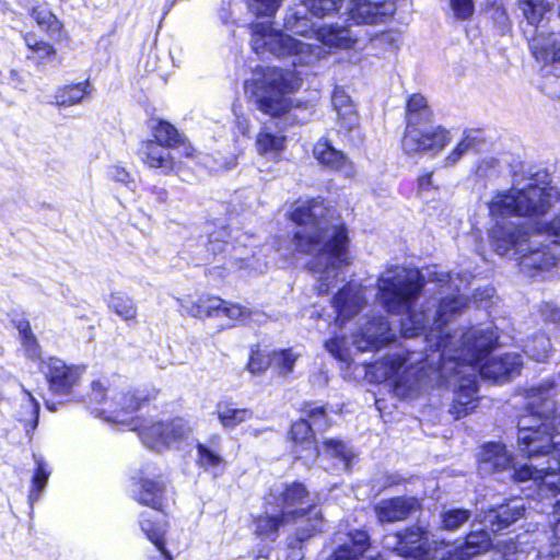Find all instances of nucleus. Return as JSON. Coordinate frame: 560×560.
<instances>
[{"instance_id": "obj_53", "label": "nucleus", "mask_w": 560, "mask_h": 560, "mask_svg": "<svg viewBox=\"0 0 560 560\" xmlns=\"http://www.w3.org/2000/svg\"><path fill=\"white\" fill-rule=\"evenodd\" d=\"M342 0H303L313 18H324L338 10Z\"/></svg>"}, {"instance_id": "obj_5", "label": "nucleus", "mask_w": 560, "mask_h": 560, "mask_svg": "<svg viewBox=\"0 0 560 560\" xmlns=\"http://www.w3.org/2000/svg\"><path fill=\"white\" fill-rule=\"evenodd\" d=\"M425 285V277L417 268L398 266L387 269L378 279V296L383 307L392 314H404L400 331L406 338L424 335L429 318L413 310Z\"/></svg>"}, {"instance_id": "obj_31", "label": "nucleus", "mask_w": 560, "mask_h": 560, "mask_svg": "<svg viewBox=\"0 0 560 560\" xmlns=\"http://www.w3.org/2000/svg\"><path fill=\"white\" fill-rule=\"evenodd\" d=\"M314 158L319 164L336 171H348L350 163L343 152L337 150L326 138H320L313 148Z\"/></svg>"}, {"instance_id": "obj_38", "label": "nucleus", "mask_w": 560, "mask_h": 560, "mask_svg": "<svg viewBox=\"0 0 560 560\" xmlns=\"http://www.w3.org/2000/svg\"><path fill=\"white\" fill-rule=\"evenodd\" d=\"M508 471L511 474L514 482L523 483L532 481L536 487H540L544 483L546 476L551 475V471L545 469V465L540 468H537L528 464L515 467L513 464L511 470ZM553 475L555 474H552V476Z\"/></svg>"}, {"instance_id": "obj_57", "label": "nucleus", "mask_w": 560, "mask_h": 560, "mask_svg": "<svg viewBox=\"0 0 560 560\" xmlns=\"http://www.w3.org/2000/svg\"><path fill=\"white\" fill-rule=\"evenodd\" d=\"M107 393L108 389L105 388L100 381H94L91 384L90 401L101 406V409L108 407L109 401H107Z\"/></svg>"}, {"instance_id": "obj_63", "label": "nucleus", "mask_w": 560, "mask_h": 560, "mask_svg": "<svg viewBox=\"0 0 560 560\" xmlns=\"http://www.w3.org/2000/svg\"><path fill=\"white\" fill-rule=\"evenodd\" d=\"M422 109H431L427 100L421 94H412L407 100L406 114L422 112Z\"/></svg>"}, {"instance_id": "obj_16", "label": "nucleus", "mask_w": 560, "mask_h": 560, "mask_svg": "<svg viewBox=\"0 0 560 560\" xmlns=\"http://www.w3.org/2000/svg\"><path fill=\"white\" fill-rule=\"evenodd\" d=\"M396 10L392 0H349L348 21L355 25L387 22Z\"/></svg>"}, {"instance_id": "obj_6", "label": "nucleus", "mask_w": 560, "mask_h": 560, "mask_svg": "<svg viewBox=\"0 0 560 560\" xmlns=\"http://www.w3.org/2000/svg\"><path fill=\"white\" fill-rule=\"evenodd\" d=\"M311 14L307 5L302 2L301 5L289 8L283 18V27L285 31L296 35L316 37L323 44L335 48H351L357 42V36L348 26L338 24L319 25L308 16Z\"/></svg>"}, {"instance_id": "obj_42", "label": "nucleus", "mask_w": 560, "mask_h": 560, "mask_svg": "<svg viewBox=\"0 0 560 560\" xmlns=\"http://www.w3.org/2000/svg\"><path fill=\"white\" fill-rule=\"evenodd\" d=\"M285 137L267 130H261L256 139L257 151L261 155H277L284 149Z\"/></svg>"}, {"instance_id": "obj_21", "label": "nucleus", "mask_w": 560, "mask_h": 560, "mask_svg": "<svg viewBox=\"0 0 560 560\" xmlns=\"http://www.w3.org/2000/svg\"><path fill=\"white\" fill-rule=\"evenodd\" d=\"M289 435L292 442V453L295 454L296 458L314 462L320 455L314 429L306 419L301 418L292 422Z\"/></svg>"}, {"instance_id": "obj_33", "label": "nucleus", "mask_w": 560, "mask_h": 560, "mask_svg": "<svg viewBox=\"0 0 560 560\" xmlns=\"http://www.w3.org/2000/svg\"><path fill=\"white\" fill-rule=\"evenodd\" d=\"M207 241L203 243L206 252L200 259L202 264H210L217 256L223 255L230 247L228 237L230 232L226 226L222 225L218 231H210V224H207Z\"/></svg>"}, {"instance_id": "obj_27", "label": "nucleus", "mask_w": 560, "mask_h": 560, "mask_svg": "<svg viewBox=\"0 0 560 560\" xmlns=\"http://www.w3.org/2000/svg\"><path fill=\"white\" fill-rule=\"evenodd\" d=\"M420 509V503L415 497H395L383 500L375 506L377 517L382 522H398L408 518Z\"/></svg>"}, {"instance_id": "obj_40", "label": "nucleus", "mask_w": 560, "mask_h": 560, "mask_svg": "<svg viewBox=\"0 0 560 560\" xmlns=\"http://www.w3.org/2000/svg\"><path fill=\"white\" fill-rule=\"evenodd\" d=\"M30 15L36 21L38 26L45 30L51 37L59 36L62 24L57 16L45 7H33Z\"/></svg>"}, {"instance_id": "obj_35", "label": "nucleus", "mask_w": 560, "mask_h": 560, "mask_svg": "<svg viewBox=\"0 0 560 560\" xmlns=\"http://www.w3.org/2000/svg\"><path fill=\"white\" fill-rule=\"evenodd\" d=\"M466 305L467 301L463 295H453L442 299L435 311L434 323L438 326L446 325L453 317L459 315Z\"/></svg>"}, {"instance_id": "obj_49", "label": "nucleus", "mask_w": 560, "mask_h": 560, "mask_svg": "<svg viewBox=\"0 0 560 560\" xmlns=\"http://www.w3.org/2000/svg\"><path fill=\"white\" fill-rule=\"evenodd\" d=\"M271 366H273L279 375H287L294 369L295 362L299 358L298 354L293 353L292 349H283L280 351H272Z\"/></svg>"}, {"instance_id": "obj_20", "label": "nucleus", "mask_w": 560, "mask_h": 560, "mask_svg": "<svg viewBox=\"0 0 560 560\" xmlns=\"http://www.w3.org/2000/svg\"><path fill=\"white\" fill-rule=\"evenodd\" d=\"M305 509H295L292 511L273 512V508L268 509L265 503L264 515L255 518V533L262 540L276 541L279 536V529L298 518L304 517Z\"/></svg>"}, {"instance_id": "obj_12", "label": "nucleus", "mask_w": 560, "mask_h": 560, "mask_svg": "<svg viewBox=\"0 0 560 560\" xmlns=\"http://www.w3.org/2000/svg\"><path fill=\"white\" fill-rule=\"evenodd\" d=\"M529 49L537 62L541 63V73L546 88L555 80L558 89L552 93L560 96V32H548L547 35L535 36L529 39Z\"/></svg>"}, {"instance_id": "obj_14", "label": "nucleus", "mask_w": 560, "mask_h": 560, "mask_svg": "<svg viewBox=\"0 0 560 560\" xmlns=\"http://www.w3.org/2000/svg\"><path fill=\"white\" fill-rule=\"evenodd\" d=\"M285 81L282 71L276 72L272 78L264 79L257 84L254 92L257 108L271 117H281L289 112V102L284 97Z\"/></svg>"}, {"instance_id": "obj_2", "label": "nucleus", "mask_w": 560, "mask_h": 560, "mask_svg": "<svg viewBox=\"0 0 560 560\" xmlns=\"http://www.w3.org/2000/svg\"><path fill=\"white\" fill-rule=\"evenodd\" d=\"M323 198H313L299 205L291 212V220L304 225L293 234V244L300 253L315 254L307 264L318 273V294L328 293L335 285L339 270L348 264V230L345 224L326 223L327 207Z\"/></svg>"}, {"instance_id": "obj_32", "label": "nucleus", "mask_w": 560, "mask_h": 560, "mask_svg": "<svg viewBox=\"0 0 560 560\" xmlns=\"http://www.w3.org/2000/svg\"><path fill=\"white\" fill-rule=\"evenodd\" d=\"M486 144V137L480 129H467L464 131L463 139L456 144L452 152L445 158V165L452 166L456 164L462 156L471 151L479 153Z\"/></svg>"}, {"instance_id": "obj_41", "label": "nucleus", "mask_w": 560, "mask_h": 560, "mask_svg": "<svg viewBox=\"0 0 560 560\" xmlns=\"http://www.w3.org/2000/svg\"><path fill=\"white\" fill-rule=\"evenodd\" d=\"M550 351L551 341L545 334L533 336L524 346L525 354L537 362H545L549 358Z\"/></svg>"}, {"instance_id": "obj_44", "label": "nucleus", "mask_w": 560, "mask_h": 560, "mask_svg": "<svg viewBox=\"0 0 560 560\" xmlns=\"http://www.w3.org/2000/svg\"><path fill=\"white\" fill-rule=\"evenodd\" d=\"M320 455L332 457L341 462L348 467L352 460L353 452L348 445L338 439H326L322 446H319Z\"/></svg>"}, {"instance_id": "obj_26", "label": "nucleus", "mask_w": 560, "mask_h": 560, "mask_svg": "<svg viewBox=\"0 0 560 560\" xmlns=\"http://www.w3.org/2000/svg\"><path fill=\"white\" fill-rule=\"evenodd\" d=\"M151 399L149 394L142 390L120 392L112 395L108 407L100 409L102 413L109 412L113 416L108 420L114 422H124L125 419L119 418V412L131 413L141 408V406Z\"/></svg>"}, {"instance_id": "obj_60", "label": "nucleus", "mask_w": 560, "mask_h": 560, "mask_svg": "<svg viewBox=\"0 0 560 560\" xmlns=\"http://www.w3.org/2000/svg\"><path fill=\"white\" fill-rule=\"evenodd\" d=\"M540 315L546 323L560 327V307L551 302H545L540 306Z\"/></svg>"}, {"instance_id": "obj_9", "label": "nucleus", "mask_w": 560, "mask_h": 560, "mask_svg": "<svg viewBox=\"0 0 560 560\" xmlns=\"http://www.w3.org/2000/svg\"><path fill=\"white\" fill-rule=\"evenodd\" d=\"M432 110L422 109L406 114V129L401 148L406 154H435L451 142L450 131L442 126H432Z\"/></svg>"}, {"instance_id": "obj_3", "label": "nucleus", "mask_w": 560, "mask_h": 560, "mask_svg": "<svg viewBox=\"0 0 560 560\" xmlns=\"http://www.w3.org/2000/svg\"><path fill=\"white\" fill-rule=\"evenodd\" d=\"M560 200V191L530 184L526 188L495 191L487 203L493 225L489 229V242L501 256L517 255L528 242V234L520 222L521 217L545 214L553 200Z\"/></svg>"}, {"instance_id": "obj_36", "label": "nucleus", "mask_w": 560, "mask_h": 560, "mask_svg": "<svg viewBox=\"0 0 560 560\" xmlns=\"http://www.w3.org/2000/svg\"><path fill=\"white\" fill-rule=\"evenodd\" d=\"M156 513L143 512L140 514L139 524L147 538L159 549L165 548L164 524L155 517Z\"/></svg>"}, {"instance_id": "obj_55", "label": "nucleus", "mask_w": 560, "mask_h": 560, "mask_svg": "<svg viewBox=\"0 0 560 560\" xmlns=\"http://www.w3.org/2000/svg\"><path fill=\"white\" fill-rule=\"evenodd\" d=\"M25 43L26 46L34 52L38 54L39 57L49 58L56 54L52 45L47 42L37 39L36 35L34 34H27L25 36Z\"/></svg>"}, {"instance_id": "obj_10", "label": "nucleus", "mask_w": 560, "mask_h": 560, "mask_svg": "<svg viewBox=\"0 0 560 560\" xmlns=\"http://www.w3.org/2000/svg\"><path fill=\"white\" fill-rule=\"evenodd\" d=\"M154 140L142 141L138 154L143 163L151 168H159L167 174L174 168V158L168 149L182 143L183 137L178 130L166 120H153L151 126Z\"/></svg>"}, {"instance_id": "obj_30", "label": "nucleus", "mask_w": 560, "mask_h": 560, "mask_svg": "<svg viewBox=\"0 0 560 560\" xmlns=\"http://www.w3.org/2000/svg\"><path fill=\"white\" fill-rule=\"evenodd\" d=\"M347 537L328 560H359L370 548V536L365 530L349 532Z\"/></svg>"}, {"instance_id": "obj_56", "label": "nucleus", "mask_w": 560, "mask_h": 560, "mask_svg": "<svg viewBox=\"0 0 560 560\" xmlns=\"http://www.w3.org/2000/svg\"><path fill=\"white\" fill-rule=\"evenodd\" d=\"M451 9L458 20H469L475 11L474 0H450Z\"/></svg>"}, {"instance_id": "obj_11", "label": "nucleus", "mask_w": 560, "mask_h": 560, "mask_svg": "<svg viewBox=\"0 0 560 560\" xmlns=\"http://www.w3.org/2000/svg\"><path fill=\"white\" fill-rule=\"evenodd\" d=\"M264 499L268 509L273 508V512L282 513L283 511L305 509L304 517L306 515L316 516L320 513L317 505L312 503L311 494L301 481L275 483Z\"/></svg>"}, {"instance_id": "obj_24", "label": "nucleus", "mask_w": 560, "mask_h": 560, "mask_svg": "<svg viewBox=\"0 0 560 560\" xmlns=\"http://www.w3.org/2000/svg\"><path fill=\"white\" fill-rule=\"evenodd\" d=\"M525 505L520 499H512L494 508H491L485 516L488 528L493 533H500L523 517Z\"/></svg>"}, {"instance_id": "obj_29", "label": "nucleus", "mask_w": 560, "mask_h": 560, "mask_svg": "<svg viewBox=\"0 0 560 560\" xmlns=\"http://www.w3.org/2000/svg\"><path fill=\"white\" fill-rule=\"evenodd\" d=\"M191 428L183 418H175L168 422H158L151 425L149 434L155 439V443L163 446H172L190 434Z\"/></svg>"}, {"instance_id": "obj_17", "label": "nucleus", "mask_w": 560, "mask_h": 560, "mask_svg": "<svg viewBox=\"0 0 560 560\" xmlns=\"http://www.w3.org/2000/svg\"><path fill=\"white\" fill-rule=\"evenodd\" d=\"M503 560H560V525L547 548H537L527 541H511L504 548Z\"/></svg>"}, {"instance_id": "obj_7", "label": "nucleus", "mask_w": 560, "mask_h": 560, "mask_svg": "<svg viewBox=\"0 0 560 560\" xmlns=\"http://www.w3.org/2000/svg\"><path fill=\"white\" fill-rule=\"evenodd\" d=\"M534 231L550 244L539 243V246H535L534 242H526L522 253H517L518 266L528 277H536L558 264L560 254L556 249L560 245V217L537 223Z\"/></svg>"}, {"instance_id": "obj_54", "label": "nucleus", "mask_w": 560, "mask_h": 560, "mask_svg": "<svg viewBox=\"0 0 560 560\" xmlns=\"http://www.w3.org/2000/svg\"><path fill=\"white\" fill-rule=\"evenodd\" d=\"M336 113L340 128L345 130H351L358 126L359 118L353 103L336 109Z\"/></svg>"}, {"instance_id": "obj_51", "label": "nucleus", "mask_w": 560, "mask_h": 560, "mask_svg": "<svg viewBox=\"0 0 560 560\" xmlns=\"http://www.w3.org/2000/svg\"><path fill=\"white\" fill-rule=\"evenodd\" d=\"M248 11L257 18H272L281 0H244Z\"/></svg>"}, {"instance_id": "obj_64", "label": "nucleus", "mask_w": 560, "mask_h": 560, "mask_svg": "<svg viewBox=\"0 0 560 560\" xmlns=\"http://www.w3.org/2000/svg\"><path fill=\"white\" fill-rule=\"evenodd\" d=\"M331 104L334 109L345 107L352 104L351 97L346 93L342 88L336 86L331 95Z\"/></svg>"}, {"instance_id": "obj_1", "label": "nucleus", "mask_w": 560, "mask_h": 560, "mask_svg": "<svg viewBox=\"0 0 560 560\" xmlns=\"http://www.w3.org/2000/svg\"><path fill=\"white\" fill-rule=\"evenodd\" d=\"M452 343V339L440 331L432 351L438 353V364L422 365L409 378L400 380L395 392L398 396L413 398L429 389L451 388L453 400L448 412L458 420L477 407V366L499 347V331L492 324L468 331L464 335L463 347L454 354Z\"/></svg>"}, {"instance_id": "obj_37", "label": "nucleus", "mask_w": 560, "mask_h": 560, "mask_svg": "<svg viewBox=\"0 0 560 560\" xmlns=\"http://www.w3.org/2000/svg\"><path fill=\"white\" fill-rule=\"evenodd\" d=\"M217 415L224 428L234 429L252 418L253 411L246 408H234L231 404L221 401L217 405Z\"/></svg>"}, {"instance_id": "obj_13", "label": "nucleus", "mask_w": 560, "mask_h": 560, "mask_svg": "<svg viewBox=\"0 0 560 560\" xmlns=\"http://www.w3.org/2000/svg\"><path fill=\"white\" fill-rule=\"evenodd\" d=\"M38 369L45 375L49 390L54 395L73 399L74 389L84 372L83 366L68 365L61 359L48 357L40 359Z\"/></svg>"}, {"instance_id": "obj_50", "label": "nucleus", "mask_w": 560, "mask_h": 560, "mask_svg": "<svg viewBox=\"0 0 560 560\" xmlns=\"http://www.w3.org/2000/svg\"><path fill=\"white\" fill-rule=\"evenodd\" d=\"M196 448L198 455L197 463L200 467L208 470L215 469L223 464V457L211 446L198 442Z\"/></svg>"}, {"instance_id": "obj_39", "label": "nucleus", "mask_w": 560, "mask_h": 560, "mask_svg": "<svg viewBox=\"0 0 560 560\" xmlns=\"http://www.w3.org/2000/svg\"><path fill=\"white\" fill-rule=\"evenodd\" d=\"M89 81L65 85L57 90L55 101L58 106L68 107L80 103L89 93Z\"/></svg>"}, {"instance_id": "obj_45", "label": "nucleus", "mask_w": 560, "mask_h": 560, "mask_svg": "<svg viewBox=\"0 0 560 560\" xmlns=\"http://www.w3.org/2000/svg\"><path fill=\"white\" fill-rule=\"evenodd\" d=\"M224 301L217 296H200L188 310L194 317L219 316Z\"/></svg>"}, {"instance_id": "obj_47", "label": "nucleus", "mask_w": 560, "mask_h": 560, "mask_svg": "<svg viewBox=\"0 0 560 560\" xmlns=\"http://www.w3.org/2000/svg\"><path fill=\"white\" fill-rule=\"evenodd\" d=\"M472 516L468 509L451 508L441 513V527L448 532H456Z\"/></svg>"}, {"instance_id": "obj_52", "label": "nucleus", "mask_w": 560, "mask_h": 560, "mask_svg": "<svg viewBox=\"0 0 560 560\" xmlns=\"http://www.w3.org/2000/svg\"><path fill=\"white\" fill-rule=\"evenodd\" d=\"M308 522H311L305 527H300L296 529L294 537H289L288 539L292 540V544L302 545L310 539L315 533L323 530L322 524V514L315 515H306Z\"/></svg>"}, {"instance_id": "obj_19", "label": "nucleus", "mask_w": 560, "mask_h": 560, "mask_svg": "<svg viewBox=\"0 0 560 560\" xmlns=\"http://www.w3.org/2000/svg\"><path fill=\"white\" fill-rule=\"evenodd\" d=\"M478 457V472L481 476L511 470L514 455L501 442H486L481 445Z\"/></svg>"}, {"instance_id": "obj_15", "label": "nucleus", "mask_w": 560, "mask_h": 560, "mask_svg": "<svg viewBox=\"0 0 560 560\" xmlns=\"http://www.w3.org/2000/svg\"><path fill=\"white\" fill-rule=\"evenodd\" d=\"M394 538V550L406 560H434L435 550L427 528L413 525L397 532Z\"/></svg>"}, {"instance_id": "obj_43", "label": "nucleus", "mask_w": 560, "mask_h": 560, "mask_svg": "<svg viewBox=\"0 0 560 560\" xmlns=\"http://www.w3.org/2000/svg\"><path fill=\"white\" fill-rule=\"evenodd\" d=\"M34 459L36 468L32 477V487L28 495L31 504L39 500L50 476V471L47 469L45 460L36 455H34Z\"/></svg>"}, {"instance_id": "obj_46", "label": "nucleus", "mask_w": 560, "mask_h": 560, "mask_svg": "<svg viewBox=\"0 0 560 560\" xmlns=\"http://www.w3.org/2000/svg\"><path fill=\"white\" fill-rule=\"evenodd\" d=\"M302 412L306 416L305 419L308 423H312L314 432H323L331 425L325 406H317L314 402H304Z\"/></svg>"}, {"instance_id": "obj_23", "label": "nucleus", "mask_w": 560, "mask_h": 560, "mask_svg": "<svg viewBox=\"0 0 560 560\" xmlns=\"http://www.w3.org/2000/svg\"><path fill=\"white\" fill-rule=\"evenodd\" d=\"M518 8L527 22L522 31L528 43L533 35L548 34L544 31L546 22L549 21L548 14L551 12V4L547 0H521Z\"/></svg>"}, {"instance_id": "obj_34", "label": "nucleus", "mask_w": 560, "mask_h": 560, "mask_svg": "<svg viewBox=\"0 0 560 560\" xmlns=\"http://www.w3.org/2000/svg\"><path fill=\"white\" fill-rule=\"evenodd\" d=\"M491 538L487 530H471L458 547L460 557L470 558L487 551L491 546Z\"/></svg>"}, {"instance_id": "obj_25", "label": "nucleus", "mask_w": 560, "mask_h": 560, "mask_svg": "<svg viewBox=\"0 0 560 560\" xmlns=\"http://www.w3.org/2000/svg\"><path fill=\"white\" fill-rule=\"evenodd\" d=\"M141 474L142 476L133 483V498L141 504L160 511L166 491L165 479L161 475L150 478L143 471Z\"/></svg>"}, {"instance_id": "obj_8", "label": "nucleus", "mask_w": 560, "mask_h": 560, "mask_svg": "<svg viewBox=\"0 0 560 560\" xmlns=\"http://www.w3.org/2000/svg\"><path fill=\"white\" fill-rule=\"evenodd\" d=\"M253 50L262 58L269 56L278 59L288 57L293 58V65L296 62H306V59L313 55V46L282 31L273 30L270 24L264 22L252 23Z\"/></svg>"}, {"instance_id": "obj_62", "label": "nucleus", "mask_w": 560, "mask_h": 560, "mask_svg": "<svg viewBox=\"0 0 560 560\" xmlns=\"http://www.w3.org/2000/svg\"><path fill=\"white\" fill-rule=\"evenodd\" d=\"M26 357L30 359H38L40 357V347L35 335L21 339Z\"/></svg>"}, {"instance_id": "obj_28", "label": "nucleus", "mask_w": 560, "mask_h": 560, "mask_svg": "<svg viewBox=\"0 0 560 560\" xmlns=\"http://www.w3.org/2000/svg\"><path fill=\"white\" fill-rule=\"evenodd\" d=\"M390 338L388 320L384 316H376L368 323L355 347L360 352L375 351L386 345Z\"/></svg>"}, {"instance_id": "obj_48", "label": "nucleus", "mask_w": 560, "mask_h": 560, "mask_svg": "<svg viewBox=\"0 0 560 560\" xmlns=\"http://www.w3.org/2000/svg\"><path fill=\"white\" fill-rule=\"evenodd\" d=\"M108 306L122 319H133L137 307L132 299L124 292H113L108 300Z\"/></svg>"}, {"instance_id": "obj_4", "label": "nucleus", "mask_w": 560, "mask_h": 560, "mask_svg": "<svg viewBox=\"0 0 560 560\" xmlns=\"http://www.w3.org/2000/svg\"><path fill=\"white\" fill-rule=\"evenodd\" d=\"M555 382L527 389L526 415L517 423V451L528 459H544L545 469L560 474V415L553 400Z\"/></svg>"}, {"instance_id": "obj_18", "label": "nucleus", "mask_w": 560, "mask_h": 560, "mask_svg": "<svg viewBox=\"0 0 560 560\" xmlns=\"http://www.w3.org/2000/svg\"><path fill=\"white\" fill-rule=\"evenodd\" d=\"M522 368V355L515 352H506L488 358L477 366V372L495 383H503L518 375Z\"/></svg>"}, {"instance_id": "obj_61", "label": "nucleus", "mask_w": 560, "mask_h": 560, "mask_svg": "<svg viewBox=\"0 0 560 560\" xmlns=\"http://www.w3.org/2000/svg\"><path fill=\"white\" fill-rule=\"evenodd\" d=\"M233 253H229V255H223L222 258L225 260L223 262L224 268L233 269H243L250 266V258H245L236 255V248L233 247Z\"/></svg>"}, {"instance_id": "obj_22", "label": "nucleus", "mask_w": 560, "mask_h": 560, "mask_svg": "<svg viewBox=\"0 0 560 560\" xmlns=\"http://www.w3.org/2000/svg\"><path fill=\"white\" fill-rule=\"evenodd\" d=\"M365 304L366 301L361 289L351 283L343 285L332 298L337 324L345 325L357 316Z\"/></svg>"}, {"instance_id": "obj_58", "label": "nucleus", "mask_w": 560, "mask_h": 560, "mask_svg": "<svg viewBox=\"0 0 560 560\" xmlns=\"http://www.w3.org/2000/svg\"><path fill=\"white\" fill-rule=\"evenodd\" d=\"M248 370L253 374H259L264 371H266L269 366H271V357L270 354L266 358L261 353L253 352L249 361H248Z\"/></svg>"}, {"instance_id": "obj_59", "label": "nucleus", "mask_w": 560, "mask_h": 560, "mask_svg": "<svg viewBox=\"0 0 560 560\" xmlns=\"http://www.w3.org/2000/svg\"><path fill=\"white\" fill-rule=\"evenodd\" d=\"M108 176L118 183L124 184L126 187L130 189H135L136 182L131 177V175L124 168L117 165H113L108 168Z\"/></svg>"}]
</instances>
